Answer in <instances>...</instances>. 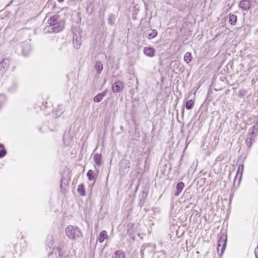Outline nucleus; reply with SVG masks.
<instances>
[{"label":"nucleus","mask_w":258,"mask_h":258,"mask_svg":"<svg viewBox=\"0 0 258 258\" xmlns=\"http://www.w3.org/2000/svg\"><path fill=\"white\" fill-rule=\"evenodd\" d=\"M157 32L155 30H152V32L148 35V38L149 39H151L156 36Z\"/></svg>","instance_id":"24"},{"label":"nucleus","mask_w":258,"mask_h":258,"mask_svg":"<svg viewBox=\"0 0 258 258\" xmlns=\"http://www.w3.org/2000/svg\"><path fill=\"white\" fill-rule=\"evenodd\" d=\"M239 7L244 10L249 9L250 6V3L249 1L242 0L239 3Z\"/></svg>","instance_id":"8"},{"label":"nucleus","mask_w":258,"mask_h":258,"mask_svg":"<svg viewBox=\"0 0 258 258\" xmlns=\"http://www.w3.org/2000/svg\"><path fill=\"white\" fill-rule=\"evenodd\" d=\"M59 2H62L63 0H57Z\"/></svg>","instance_id":"30"},{"label":"nucleus","mask_w":258,"mask_h":258,"mask_svg":"<svg viewBox=\"0 0 258 258\" xmlns=\"http://www.w3.org/2000/svg\"><path fill=\"white\" fill-rule=\"evenodd\" d=\"M240 165H239L238 166V170H237V173L238 174V172L240 171Z\"/></svg>","instance_id":"29"},{"label":"nucleus","mask_w":258,"mask_h":258,"mask_svg":"<svg viewBox=\"0 0 258 258\" xmlns=\"http://www.w3.org/2000/svg\"><path fill=\"white\" fill-rule=\"evenodd\" d=\"M107 93V90H105L102 93L97 95L93 99L94 102H100L103 98L106 95Z\"/></svg>","instance_id":"9"},{"label":"nucleus","mask_w":258,"mask_h":258,"mask_svg":"<svg viewBox=\"0 0 258 258\" xmlns=\"http://www.w3.org/2000/svg\"><path fill=\"white\" fill-rule=\"evenodd\" d=\"M82 43L81 39L80 37H76L75 39L74 38L73 44L74 47L78 49L80 48Z\"/></svg>","instance_id":"12"},{"label":"nucleus","mask_w":258,"mask_h":258,"mask_svg":"<svg viewBox=\"0 0 258 258\" xmlns=\"http://www.w3.org/2000/svg\"><path fill=\"white\" fill-rule=\"evenodd\" d=\"M107 235L105 231H102L99 235L98 241L99 242L102 243L105 238H107Z\"/></svg>","instance_id":"16"},{"label":"nucleus","mask_w":258,"mask_h":258,"mask_svg":"<svg viewBox=\"0 0 258 258\" xmlns=\"http://www.w3.org/2000/svg\"><path fill=\"white\" fill-rule=\"evenodd\" d=\"M46 21L49 25L44 28L45 33H57L62 30L64 28V22L59 20L58 15H47L44 20Z\"/></svg>","instance_id":"1"},{"label":"nucleus","mask_w":258,"mask_h":258,"mask_svg":"<svg viewBox=\"0 0 258 258\" xmlns=\"http://www.w3.org/2000/svg\"><path fill=\"white\" fill-rule=\"evenodd\" d=\"M87 176L89 180L94 179V172L92 170H89L87 172Z\"/></svg>","instance_id":"22"},{"label":"nucleus","mask_w":258,"mask_h":258,"mask_svg":"<svg viewBox=\"0 0 258 258\" xmlns=\"http://www.w3.org/2000/svg\"><path fill=\"white\" fill-rule=\"evenodd\" d=\"M256 131V129L255 126L251 127L249 131V133L247 135L246 142L248 143V140H252L254 139V134Z\"/></svg>","instance_id":"7"},{"label":"nucleus","mask_w":258,"mask_h":258,"mask_svg":"<svg viewBox=\"0 0 258 258\" xmlns=\"http://www.w3.org/2000/svg\"><path fill=\"white\" fill-rule=\"evenodd\" d=\"M3 76V75L2 74V73H1L0 72V78H1V77H2Z\"/></svg>","instance_id":"31"},{"label":"nucleus","mask_w":258,"mask_h":258,"mask_svg":"<svg viewBox=\"0 0 258 258\" xmlns=\"http://www.w3.org/2000/svg\"><path fill=\"white\" fill-rule=\"evenodd\" d=\"M6 154V151L3 145H0V158L4 157Z\"/></svg>","instance_id":"21"},{"label":"nucleus","mask_w":258,"mask_h":258,"mask_svg":"<svg viewBox=\"0 0 258 258\" xmlns=\"http://www.w3.org/2000/svg\"><path fill=\"white\" fill-rule=\"evenodd\" d=\"M31 49L30 46L28 44H25L23 46L22 52L25 55H27Z\"/></svg>","instance_id":"17"},{"label":"nucleus","mask_w":258,"mask_h":258,"mask_svg":"<svg viewBox=\"0 0 258 258\" xmlns=\"http://www.w3.org/2000/svg\"><path fill=\"white\" fill-rule=\"evenodd\" d=\"M67 236L73 239L76 240L78 238L82 237V233L78 227H75L72 225L68 226L66 229Z\"/></svg>","instance_id":"2"},{"label":"nucleus","mask_w":258,"mask_h":258,"mask_svg":"<svg viewBox=\"0 0 258 258\" xmlns=\"http://www.w3.org/2000/svg\"><path fill=\"white\" fill-rule=\"evenodd\" d=\"M192 59L191 54L190 52H186L184 56V60L187 63H189Z\"/></svg>","instance_id":"19"},{"label":"nucleus","mask_w":258,"mask_h":258,"mask_svg":"<svg viewBox=\"0 0 258 258\" xmlns=\"http://www.w3.org/2000/svg\"><path fill=\"white\" fill-rule=\"evenodd\" d=\"M254 254L256 258H258V246L255 249Z\"/></svg>","instance_id":"27"},{"label":"nucleus","mask_w":258,"mask_h":258,"mask_svg":"<svg viewBox=\"0 0 258 258\" xmlns=\"http://www.w3.org/2000/svg\"><path fill=\"white\" fill-rule=\"evenodd\" d=\"M125 255L124 253L120 251L117 250L113 253L111 258H124Z\"/></svg>","instance_id":"14"},{"label":"nucleus","mask_w":258,"mask_h":258,"mask_svg":"<svg viewBox=\"0 0 258 258\" xmlns=\"http://www.w3.org/2000/svg\"><path fill=\"white\" fill-rule=\"evenodd\" d=\"M8 62L7 60H4L0 62V72L4 75L7 70L8 69Z\"/></svg>","instance_id":"6"},{"label":"nucleus","mask_w":258,"mask_h":258,"mask_svg":"<svg viewBox=\"0 0 258 258\" xmlns=\"http://www.w3.org/2000/svg\"><path fill=\"white\" fill-rule=\"evenodd\" d=\"M241 170H242V168H243V165H241Z\"/></svg>","instance_id":"32"},{"label":"nucleus","mask_w":258,"mask_h":258,"mask_svg":"<svg viewBox=\"0 0 258 258\" xmlns=\"http://www.w3.org/2000/svg\"><path fill=\"white\" fill-rule=\"evenodd\" d=\"M77 191L80 195V196L82 197L85 196V187L83 184H81L78 185Z\"/></svg>","instance_id":"13"},{"label":"nucleus","mask_w":258,"mask_h":258,"mask_svg":"<svg viewBox=\"0 0 258 258\" xmlns=\"http://www.w3.org/2000/svg\"><path fill=\"white\" fill-rule=\"evenodd\" d=\"M155 49L151 47H145L144 48V54L149 57H153L155 55Z\"/></svg>","instance_id":"5"},{"label":"nucleus","mask_w":258,"mask_h":258,"mask_svg":"<svg viewBox=\"0 0 258 258\" xmlns=\"http://www.w3.org/2000/svg\"><path fill=\"white\" fill-rule=\"evenodd\" d=\"M124 87V84L121 81H117L114 83L112 86L113 92L116 93L122 90Z\"/></svg>","instance_id":"4"},{"label":"nucleus","mask_w":258,"mask_h":258,"mask_svg":"<svg viewBox=\"0 0 258 258\" xmlns=\"http://www.w3.org/2000/svg\"><path fill=\"white\" fill-rule=\"evenodd\" d=\"M121 163L122 164L124 163L127 169H128L130 168V162L128 161L124 160L122 161Z\"/></svg>","instance_id":"25"},{"label":"nucleus","mask_w":258,"mask_h":258,"mask_svg":"<svg viewBox=\"0 0 258 258\" xmlns=\"http://www.w3.org/2000/svg\"><path fill=\"white\" fill-rule=\"evenodd\" d=\"M226 245V238H225L224 237L222 238L221 237L220 239L219 240V241L218 242V243H217V251H218V253H219V250H220V247H221V253L220 254V255H222L223 254V252L225 249Z\"/></svg>","instance_id":"3"},{"label":"nucleus","mask_w":258,"mask_h":258,"mask_svg":"<svg viewBox=\"0 0 258 258\" xmlns=\"http://www.w3.org/2000/svg\"><path fill=\"white\" fill-rule=\"evenodd\" d=\"M5 100V97L3 95H0V108L2 106V104Z\"/></svg>","instance_id":"26"},{"label":"nucleus","mask_w":258,"mask_h":258,"mask_svg":"<svg viewBox=\"0 0 258 258\" xmlns=\"http://www.w3.org/2000/svg\"><path fill=\"white\" fill-rule=\"evenodd\" d=\"M246 143H247V145H248L249 147H250V145H251V140H249V141H248V143H247V142H246Z\"/></svg>","instance_id":"28"},{"label":"nucleus","mask_w":258,"mask_h":258,"mask_svg":"<svg viewBox=\"0 0 258 258\" xmlns=\"http://www.w3.org/2000/svg\"><path fill=\"white\" fill-rule=\"evenodd\" d=\"M184 186V184L183 182H179L177 183L176 185V192H175L174 196H178L181 192V190H182Z\"/></svg>","instance_id":"10"},{"label":"nucleus","mask_w":258,"mask_h":258,"mask_svg":"<svg viewBox=\"0 0 258 258\" xmlns=\"http://www.w3.org/2000/svg\"><path fill=\"white\" fill-rule=\"evenodd\" d=\"M115 20V16L114 15L111 14L109 16L108 18V23L110 25H113Z\"/></svg>","instance_id":"20"},{"label":"nucleus","mask_w":258,"mask_h":258,"mask_svg":"<svg viewBox=\"0 0 258 258\" xmlns=\"http://www.w3.org/2000/svg\"><path fill=\"white\" fill-rule=\"evenodd\" d=\"M93 159L95 164L97 165L98 166H99L101 164L100 154H94L93 157Z\"/></svg>","instance_id":"11"},{"label":"nucleus","mask_w":258,"mask_h":258,"mask_svg":"<svg viewBox=\"0 0 258 258\" xmlns=\"http://www.w3.org/2000/svg\"><path fill=\"white\" fill-rule=\"evenodd\" d=\"M194 105V102L192 100H188L186 103V108L188 110L190 109Z\"/></svg>","instance_id":"23"},{"label":"nucleus","mask_w":258,"mask_h":258,"mask_svg":"<svg viewBox=\"0 0 258 258\" xmlns=\"http://www.w3.org/2000/svg\"><path fill=\"white\" fill-rule=\"evenodd\" d=\"M95 68L98 74L101 73L103 70V65L102 63L99 61H97L95 64Z\"/></svg>","instance_id":"15"},{"label":"nucleus","mask_w":258,"mask_h":258,"mask_svg":"<svg viewBox=\"0 0 258 258\" xmlns=\"http://www.w3.org/2000/svg\"><path fill=\"white\" fill-rule=\"evenodd\" d=\"M241 174H242V171L240 173V176H241Z\"/></svg>","instance_id":"33"},{"label":"nucleus","mask_w":258,"mask_h":258,"mask_svg":"<svg viewBox=\"0 0 258 258\" xmlns=\"http://www.w3.org/2000/svg\"><path fill=\"white\" fill-rule=\"evenodd\" d=\"M229 21L231 25H235L237 21V16L235 15H229Z\"/></svg>","instance_id":"18"}]
</instances>
